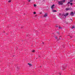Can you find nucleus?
<instances>
[{
  "mask_svg": "<svg viewBox=\"0 0 75 75\" xmlns=\"http://www.w3.org/2000/svg\"><path fill=\"white\" fill-rule=\"evenodd\" d=\"M59 15H61V14L59 13Z\"/></svg>",
  "mask_w": 75,
  "mask_h": 75,
  "instance_id": "obj_28",
  "label": "nucleus"
},
{
  "mask_svg": "<svg viewBox=\"0 0 75 75\" xmlns=\"http://www.w3.org/2000/svg\"><path fill=\"white\" fill-rule=\"evenodd\" d=\"M52 12H54V13L57 12V11L55 10H53Z\"/></svg>",
  "mask_w": 75,
  "mask_h": 75,
  "instance_id": "obj_12",
  "label": "nucleus"
},
{
  "mask_svg": "<svg viewBox=\"0 0 75 75\" xmlns=\"http://www.w3.org/2000/svg\"><path fill=\"white\" fill-rule=\"evenodd\" d=\"M40 67H41V66Z\"/></svg>",
  "mask_w": 75,
  "mask_h": 75,
  "instance_id": "obj_34",
  "label": "nucleus"
},
{
  "mask_svg": "<svg viewBox=\"0 0 75 75\" xmlns=\"http://www.w3.org/2000/svg\"><path fill=\"white\" fill-rule=\"evenodd\" d=\"M68 14H69V13H66L63 16H64L66 17V16H68Z\"/></svg>",
  "mask_w": 75,
  "mask_h": 75,
  "instance_id": "obj_4",
  "label": "nucleus"
},
{
  "mask_svg": "<svg viewBox=\"0 0 75 75\" xmlns=\"http://www.w3.org/2000/svg\"><path fill=\"white\" fill-rule=\"evenodd\" d=\"M42 44H44V42H42Z\"/></svg>",
  "mask_w": 75,
  "mask_h": 75,
  "instance_id": "obj_27",
  "label": "nucleus"
},
{
  "mask_svg": "<svg viewBox=\"0 0 75 75\" xmlns=\"http://www.w3.org/2000/svg\"><path fill=\"white\" fill-rule=\"evenodd\" d=\"M28 2H30V1H31V0H28Z\"/></svg>",
  "mask_w": 75,
  "mask_h": 75,
  "instance_id": "obj_17",
  "label": "nucleus"
},
{
  "mask_svg": "<svg viewBox=\"0 0 75 75\" xmlns=\"http://www.w3.org/2000/svg\"><path fill=\"white\" fill-rule=\"evenodd\" d=\"M39 57H40V56H39Z\"/></svg>",
  "mask_w": 75,
  "mask_h": 75,
  "instance_id": "obj_32",
  "label": "nucleus"
},
{
  "mask_svg": "<svg viewBox=\"0 0 75 75\" xmlns=\"http://www.w3.org/2000/svg\"><path fill=\"white\" fill-rule=\"evenodd\" d=\"M70 20H71V21H72V19H70Z\"/></svg>",
  "mask_w": 75,
  "mask_h": 75,
  "instance_id": "obj_26",
  "label": "nucleus"
},
{
  "mask_svg": "<svg viewBox=\"0 0 75 75\" xmlns=\"http://www.w3.org/2000/svg\"><path fill=\"white\" fill-rule=\"evenodd\" d=\"M69 1L70 2H72V1H73V0H70Z\"/></svg>",
  "mask_w": 75,
  "mask_h": 75,
  "instance_id": "obj_15",
  "label": "nucleus"
},
{
  "mask_svg": "<svg viewBox=\"0 0 75 75\" xmlns=\"http://www.w3.org/2000/svg\"><path fill=\"white\" fill-rule=\"evenodd\" d=\"M54 38H55V39H56L57 41H58V38L57 36H54Z\"/></svg>",
  "mask_w": 75,
  "mask_h": 75,
  "instance_id": "obj_9",
  "label": "nucleus"
},
{
  "mask_svg": "<svg viewBox=\"0 0 75 75\" xmlns=\"http://www.w3.org/2000/svg\"><path fill=\"white\" fill-rule=\"evenodd\" d=\"M67 4H70V2H68Z\"/></svg>",
  "mask_w": 75,
  "mask_h": 75,
  "instance_id": "obj_23",
  "label": "nucleus"
},
{
  "mask_svg": "<svg viewBox=\"0 0 75 75\" xmlns=\"http://www.w3.org/2000/svg\"><path fill=\"white\" fill-rule=\"evenodd\" d=\"M70 4L71 6H72V5L73 4L72 3H70Z\"/></svg>",
  "mask_w": 75,
  "mask_h": 75,
  "instance_id": "obj_20",
  "label": "nucleus"
},
{
  "mask_svg": "<svg viewBox=\"0 0 75 75\" xmlns=\"http://www.w3.org/2000/svg\"><path fill=\"white\" fill-rule=\"evenodd\" d=\"M11 0H8V2L10 3V2H11Z\"/></svg>",
  "mask_w": 75,
  "mask_h": 75,
  "instance_id": "obj_14",
  "label": "nucleus"
},
{
  "mask_svg": "<svg viewBox=\"0 0 75 75\" xmlns=\"http://www.w3.org/2000/svg\"><path fill=\"white\" fill-rule=\"evenodd\" d=\"M54 6L55 5H54V4H53L51 6V8H52H52H54Z\"/></svg>",
  "mask_w": 75,
  "mask_h": 75,
  "instance_id": "obj_6",
  "label": "nucleus"
},
{
  "mask_svg": "<svg viewBox=\"0 0 75 75\" xmlns=\"http://www.w3.org/2000/svg\"><path fill=\"white\" fill-rule=\"evenodd\" d=\"M70 38H72V37L70 36Z\"/></svg>",
  "mask_w": 75,
  "mask_h": 75,
  "instance_id": "obj_30",
  "label": "nucleus"
},
{
  "mask_svg": "<svg viewBox=\"0 0 75 75\" xmlns=\"http://www.w3.org/2000/svg\"><path fill=\"white\" fill-rule=\"evenodd\" d=\"M48 16V13H46L44 15L43 17H46Z\"/></svg>",
  "mask_w": 75,
  "mask_h": 75,
  "instance_id": "obj_3",
  "label": "nucleus"
},
{
  "mask_svg": "<svg viewBox=\"0 0 75 75\" xmlns=\"http://www.w3.org/2000/svg\"><path fill=\"white\" fill-rule=\"evenodd\" d=\"M62 70H64V69H65V67H62Z\"/></svg>",
  "mask_w": 75,
  "mask_h": 75,
  "instance_id": "obj_11",
  "label": "nucleus"
},
{
  "mask_svg": "<svg viewBox=\"0 0 75 75\" xmlns=\"http://www.w3.org/2000/svg\"><path fill=\"white\" fill-rule=\"evenodd\" d=\"M72 9L71 8H66V10L67 11L68 10H72Z\"/></svg>",
  "mask_w": 75,
  "mask_h": 75,
  "instance_id": "obj_5",
  "label": "nucleus"
},
{
  "mask_svg": "<svg viewBox=\"0 0 75 75\" xmlns=\"http://www.w3.org/2000/svg\"><path fill=\"white\" fill-rule=\"evenodd\" d=\"M49 40V41H50V40Z\"/></svg>",
  "mask_w": 75,
  "mask_h": 75,
  "instance_id": "obj_33",
  "label": "nucleus"
},
{
  "mask_svg": "<svg viewBox=\"0 0 75 75\" xmlns=\"http://www.w3.org/2000/svg\"><path fill=\"white\" fill-rule=\"evenodd\" d=\"M36 16H37V15H35V17H36Z\"/></svg>",
  "mask_w": 75,
  "mask_h": 75,
  "instance_id": "obj_29",
  "label": "nucleus"
},
{
  "mask_svg": "<svg viewBox=\"0 0 75 75\" xmlns=\"http://www.w3.org/2000/svg\"><path fill=\"white\" fill-rule=\"evenodd\" d=\"M61 38H62L61 36H60L59 37V40H61Z\"/></svg>",
  "mask_w": 75,
  "mask_h": 75,
  "instance_id": "obj_13",
  "label": "nucleus"
},
{
  "mask_svg": "<svg viewBox=\"0 0 75 75\" xmlns=\"http://www.w3.org/2000/svg\"><path fill=\"white\" fill-rule=\"evenodd\" d=\"M33 14H36V12H34L33 13Z\"/></svg>",
  "mask_w": 75,
  "mask_h": 75,
  "instance_id": "obj_16",
  "label": "nucleus"
},
{
  "mask_svg": "<svg viewBox=\"0 0 75 75\" xmlns=\"http://www.w3.org/2000/svg\"><path fill=\"white\" fill-rule=\"evenodd\" d=\"M34 7H36V6H37V5H36V4H34Z\"/></svg>",
  "mask_w": 75,
  "mask_h": 75,
  "instance_id": "obj_18",
  "label": "nucleus"
},
{
  "mask_svg": "<svg viewBox=\"0 0 75 75\" xmlns=\"http://www.w3.org/2000/svg\"><path fill=\"white\" fill-rule=\"evenodd\" d=\"M40 14H42V13H40Z\"/></svg>",
  "mask_w": 75,
  "mask_h": 75,
  "instance_id": "obj_31",
  "label": "nucleus"
},
{
  "mask_svg": "<svg viewBox=\"0 0 75 75\" xmlns=\"http://www.w3.org/2000/svg\"><path fill=\"white\" fill-rule=\"evenodd\" d=\"M71 28H72V29H73V28H75V26L74 25H73L72 27H71Z\"/></svg>",
  "mask_w": 75,
  "mask_h": 75,
  "instance_id": "obj_10",
  "label": "nucleus"
},
{
  "mask_svg": "<svg viewBox=\"0 0 75 75\" xmlns=\"http://www.w3.org/2000/svg\"><path fill=\"white\" fill-rule=\"evenodd\" d=\"M70 15L71 16H74V13L73 12H71V13H70Z\"/></svg>",
  "mask_w": 75,
  "mask_h": 75,
  "instance_id": "obj_2",
  "label": "nucleus"
},
{
  "mask_svg": "<svg viewBox=\"0 0 75 75\" xmlns=\"http://www.w3.org/2000/svg\"><path fill=\"white\" fill-rule=\"evenodd\" d=\"M28 64L29 66V67H31L32 66V65L31 64L28 63Z\"/></svg>",
  "mask_w": 75,
  "mask_h": 75,
  "instance_id": "obj_7",
  "label": "nucleus"
},
{
  "mask_svg": "<svg viewBox=\"0 0 75 75\" xmlns=\"http://www.w3.org/2000/svg\"><path fill=\"white\" fill-rule=\"evenodd\" d=\"M57 34H58L59 35V32H57Z\"/></svg>",
  "mask_w": 75,
  "mask_h": 75,
  "instance_id": "obj_22",
  "label": "nucleus"
},
{
  "mask_svg": "<svg viewBox=\"0 0 75 75\" xmlns=\"http://www.w3.org/2000/svg\"><path fill=\"white\" fill-rule=\"evenodd\" d=\"M19 69H20V67H17V70L18 71V70H19Z\"/></svg>",
  "mask_w": 75,
  "mask_h": 75,
  "instance_id": "obj_8",
  "label": "nucleus"
},
{
  "mask_svg": "<svg viewBox=\"0 0 75 75\" xmlns=\"http://www.w3.org/2000/svg\"><path fill=\"white\" fill-rule=\"evenodd\" d=\"M59 29H60V28H62L60 27V26H59Z\"/></svg>",
  "mask_w": 75,
  "mask_h": 75,
  "instance_id": "obj_21",
  "label": "nucleus"
},
{
  "mask_svg": "<svg viewBox=\"0 0 75 75\" xmlns=\"http://www.w3.org/2000/svg\"><path fill=\"white\" fill-rule=\"evenodd\" d=\"M59 75H61V74L60 73H59Z\"/></svg>",
  "mask_w": 75,
  "mask_h": 75,
  "instance_id": "obj_24",
  "label": "nucleus"
},
{
  "mask_svg": "<svg viewBox=\"0 0 75 75\" xmlns=\"http://www.w3.org/2000/svg\"><path fill=\"white\" fill-rule=\"evenodd\" d=\"M55 27H58V26L56 25L55 26Z\"/></svg>",
  "mask_w": 75,
  "mask_h": 75,
  "instance_id": "obj_25",
  "label": "nucleus"
},
{
  "mask_svg": "<svg viewBox=\"0 0 75 75\" xmlns=\"http://www.w3.org/2000/svg\"><path fill=\"white\" fill-rule=\"evenodd\" d=\"M32 52H35V50H32Z\"/></svg>",
  "mask_w": 75,
  "mask_h": 75,
  "instance_id": "obj_19",
  "label": "nucleus"
},
{
  "mask_svg": "<svg viewBox=\"0 0 75 75\" xmlns=\"http://www.w3.org/2000/svg\"><path fill=\"white\" fill-rule=\"evenodd\" d=\"M65 0H62L61 1H58V3L59 5H63V3H65Z\"/></svg>",
  "mask_w": 75,
  "mask_h": 75,
  "instance_id": "obj_1",
  "label": "nucleus"
}]
</instances>
